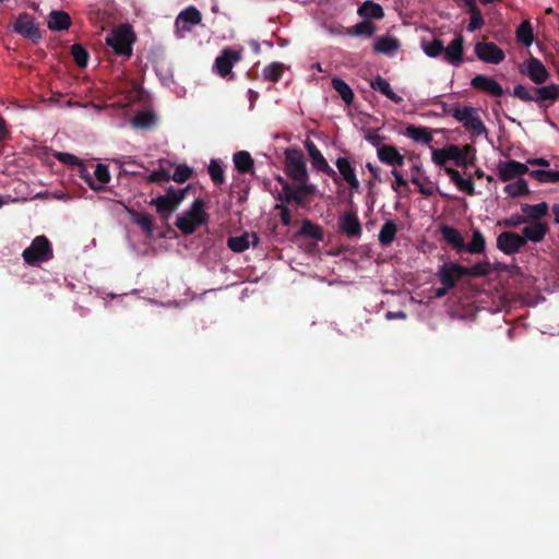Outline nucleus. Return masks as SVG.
<instances>
[{
  "label": "nucleus",
  "mask_w": 559,
  "mask_h": 559,
  "mask_svg": "<svg viewBox=\"0 0 559 559\" xmlns=\"http://www.w3.org/2000/svg\"><path fill=\"white\" fill-rule=\"evenodd\" d=\"M210 215L205 211V203L198 198L193 201L190 209L178 215L175 226L183 234H193L199 226L207 225Z\"/></svg>",
  "instance_id": "f03ea898"
},
{
  "label": "nucleus",
  "mask_w": 559,
  "mask_h": 559,
  "mask_svg": "<svg viewBox=\"0 0 559 559\" xmlns=\"http://www.w3.org/2000/svg\"><path fill=\"white\" fill-rule=\"evenodd\" d=\"M148 204L155 206L156 212L164 219H167L178 209V206H175V204L162 195L152 199Z\"/></svg>",
  "instance_id": "c756f323"
},
{
  "label": "nucleus",
  "mask_w": 559,
  "mask_h": 559,
  "mask_svg": "<svg viewBox=\"0 0 559 559\" xmlns=\"http://www.w3.org/2000/svg\"><path fill=\"white\" fill-rule=\"evenodd\" d=\"M133 40L134 34L131 28L126 25L115 28L106 37V43L112 48L114 52L127 58L132 55Z\"/></svg>",
  "instance_id": "39448f33"
},
{
  "label": "nucleus",
  "mask_w": 559,
  "mask_h": 559,
  "mask_svg": "<svg viewBox=\"0 0 559 559\" xmlns=\"http://www.w3.org/2000/svg\"><path fill=\"white\" fill-rule=\"evenodd\" d=\"M10 138V130L7 126L5 120L0 117V141H4Z\"/></svg>",
  "instance_id": "69168bd1"
},
{
  "label": "nucleus",
  "mask_w": 559,
  "mask_h": 559,
  "mask_svg": "<svg viewBox=\"0 0 559 559\" xmlns=\"http://www.w3.org/2000/svg\"><path fill=\"white\" fill-rule=\"evenodd\" d=\"M512 95L524 103H535L544 111L559 102V85L549 83L545 86H530L528 84H516Z\"/></svg>",
  "instance_id": "f257e3e1"
},
{
  "label": "nucleus",
  "mask_w": 559,
  "mask_h": 559,
  "mask_svg": "<svg viewBox=\"0 0 559 559\" xmlns=\"http://www.w3.org/2000/svg\"><path fill=\"white\" fill-rule=\"evenodd\" d=\"M431 159L437 166L445 168L447 162L450 160V157H448V146L443 148H432Z\"/></svg>",
  "instance_id": "864d4df0"
},
{
  "label": "nucleus",
  "mask_w": 559,
  "mask_h": 559,
  "mask_svg": "<svg viewBox=\"0 0 559 559\" xmlns=\"http://www.w3.org/2000/svg\"><path fill=\"white\" fill-rule=\"evenodd\" d=\"M524 247L525 239L516 233L502 231L497 238V248L508 255L520 252Z\"/></svg>",
  "instance_id": "1a4fd4ad"
},
{
  "label": "nucleus",
  "mask_w": 559,
  "mask_h": 559,
  "mask_svg": "<svg viewBox=\"0 0 559 559\" xmlns=\"http://www.w3.org/2000/svg\"><path fill=\"white\" fill-rule=\"evenodd\" d=\"M148 182H166L170 180V174L168 170H165L163 168L158 170H154L152 174L148 175L146 178Z\"/></svg>",
  "instance_id": "13d9d810"
},
{
  "label": "nucleus",
  "mask_w": 559,
  "mask_h": 559,
  "mask_svg": "<svg viewBox=\"0 0 559 559\" xmlns=\"http://www.w3.org/2000/svg\"><path fill=\"white\" fill-rule=\"evenodd\" d=\"M486 240L479 229H474L472 234V240L468 243L464 242L463 251L471 254H478L485 251Z\"/></svg>",
  "instance_id": "cd10ccee"
},
{
  "label": "nucleus",
  "mask_w": 559,
  "mask_h": 559,
  "mask_svg": "<svg viewBox=\"0 0 559 559\" xmlns=\"http://www.w3.org/2000/svg\"><path fill=\"white\" fill-rule=\"evenodd\" d=\"M440 234L457 252H463L464 239L456 228L450 225H442L440 227Z\"/></svg>",
  "instance_id": "4be33fe9"
},
{
  "label": "nucleus",
  "mask_w": 559,
  "mask_h": 559,
  "mask_svg": "<svg viewBox=\"0 0 559 559\" xmlns=\"http://www.w3.org/2000/svg\"><path fill=\"white\" fill-rule=\"evenodd\" d=\"M476 56L484 62L498 64L504 59V52L493 43H478L475 46Z\"/></svg>",
  "instance_id": "f8f14e48"
},
{
  "label": "nucleus",
  "mask_w": 559,
  "mask_h": 559,
  "mask_svg": "<svg viewBox=\"0 0 559 559\" xmlns=\"http://www.w3.org/2000/svg\"><path fill=\"white\" fill-rule=\"evenodd\" d=\"M276 209L280 210V217H281L282 224L284 226H289L292 224V219H293L290 210L283 204L276 205Z\"/></svg>",
  "instance_id": "680f3d73"
},
{
  "label": "nucleus",
  "mask_w": 559,
  "mask_h": 559,
  "mask_svg": "<svg viewBox=\"0 0 559 559\" xmlns=\"http://www.w3.org/2000/svg\"><path fill=\"white\" fill-rule=\"evenodd\" d=\"M392 175L395 179V182L392 183V189L394 191H397L399 187H407V181L404 179L401 173H399L396 169H393Z\"/></svg>",
  "instance_id": "e2e57ef3"
},
{
  "label": "nucleus",
  "mask_w": 559,
  "mask_h": 559,
  "mask_svg": "<svg viewBox=\"0 0 559 559\" xmlns=\"http://www.w3.org/2000/svg\"><path fill=\"white\" fill-rule=\"evenodd\" d=\"M358 14L364 20L382 19L384 15L383 9L380 4L367 0L358 8Z\"/></svg>",
  "instance_id": "bb28decb"
},
{
  "label": "nucleus",
  "mask_w": 559,
  "mask_h": 559,
  "mask_svg": "<svg viewBox=\"0 0 559 559\" xmlns=\"http://www.w3.org/2000/svg\"><path fill=\"white\" fill-rule=\"evenodd\" d=\"M451 112L452 117L461 122L474 136L487 134V128L474 107L463 106L451 110Z\"/></svg>",
  "instance_id": "423d86ee"
},
{
  "label": "nucleus",
  "mask_w": 559,
  "mask_h": 559,
  "mask_svg": "<svg viewBox=\"0 0 559 559\" xmlns=\"http://www.w3.org/2000/svg\"><path fill=\"white\" fill-rule=\"evenodd\" d=\"M397 226L393 221H386L379 233V242L381 246L386 247L391 245L395 238Z\"/></svg>",
  "instance_id": "72a5a7b5"
},
{
  "label": "nucleus",
  "mask_w": 559,
  "mask_h": 559,
  "mask_svg": "<svg viewBox=\"0 0 559 559\" xmlns=\"http://www.w3.org/2000/svg\"><path fill=\"white\" fill-rule=\"evenodd\" d=\"M131 218L134 224L140 226L147 236L153 235V218L150 214L143 212H131Z\"/></svg>",
  "instance_id": "c9c22d12"
},
{
  "label": "nucleus",
  "mask_w": 559,
  "mask_h": 559,
  "mask_svg": "<svg viewBox=\"0 0 559 559\" xmlns=\"http://www.w3.org/2000/svg\"><path fill=\"white\" fill-rule=\"evenodd\" d=\"M285 173L294 182L309 180L305 155L300 148L288 147L285 150Z\"/></svg>",
  "instance_id": "20e7f679"
},
{
  "label": "nucleus",
  "mask_w": 559,
  "mask_h": 559,
  "mask_svg": "<svg viewBox=\"0 0 559 559\" xmlns=\"http://www.w3.org/2000/svg\"><path fill=\"white\" fill-rule=\"evenodd\" d=\"M335 166L337 167L343 179H346L349 176L355 174L354 167L352 166L350 162L346 157H338L335 160Z\"/></svg>",
  "instance_id": "8fccbe9b"
},
{
  "label": "nucleus",
  "mask_w": 559,
  "mask_h": 559,
  "mask_svg": "<svg viewBox=\"0 0 559 559\" xmlns=\"http://www.w3.org/2000/svg\"><path fill=\"white\" fill-rule=\"evenodd\" d=\"M463 153L460 146L455 144L448 145V157H450V160H453L457 167L467 168L473 165V160L466 158Z\"/></svg>",
  "instance_id": "473e14b6"
},
{
  "label": "nucleus",
  "mask_w": 559,
  "mask_h": 559,
  "mask_svg": "<svg viewBox=\"0 0 559 559\" xmlns=\"http://www.w3.org/2000/svg\"><path fill=\"white\" fill-rule=\"evenodd\" d=\"M515 37L519 43L525 47H531L534 41L533 27L530 21H523L515 32Z\"/></svg>",
  "instance_id": "7c9ffc66"
},
{
  "label": "nucleus",
  "mask_w": 559,
  "mask_h": 559,
  "mask_svg": "<svg viewBox=\"0 0 559 559\" xmlns=\"http://www.w3.org/2000/svg\"><path fill=\"white\" fill-rule=\"evenodd\" d=\"M201 21V12L193 5L187 7L180 11L175 21L177 37L183 38L185 35L191 32L192 27L200 24Z\"/></svg>",
  "instance_id": "0eeeda50"
},
{
  "label": "nucleus",
  "mask_w": 559,
  "mask_h": 559,
  "mask_svg": "<svg viewBox=\"0 0 559 559\" xmlns=\"http://www.w3.org/2000/svg\"><path fill=\"white\" fill-rule=\"evenodd\" d=\"M55 156L57 157L58 160H60L61 163L66 164V165H70V166H78V165H81V159H79L75 155L73 154H70V153H62V152H59L57 154H55Z\"/></svg>",
  "instance_id": "bf43d9fd"
},
{
  "label": "nucleus",
  "mask_w": 559,
  "mask_h": 559,
  "mask_svg": "<svg viewBox=\"0 0 559 559\" xmlns=\"http://www.w3.org/2000/svg\"><path fill=\"white\" fill-rule=\"evenodd\" d=\"M522 224H527V217H524V215L521 214H513L508 218L502 219L499 222L500 226L507 227V228H516Z\"/></svg>",
  "instance_id": "5fc2aeb1"
},
{
  "label": "nucleus",
  "mask_w": 559,
  "mask_h": 559,
  "mask_svg": "<svg viewBox=\"0 0 559 559\" xmlns=\"http://www.w3.org/2000/svg\"><path fill=\"white\" fill-rule=\"evenodd\" d=\"M24 262L29 266H38L53 259V249L49 239L44 236H36L31 245L22 252Z\"/></svg>",
  "instance_id": "7ed1b4c3"
},
{
  "label": "nucleus",
  "mask_w": 559,
  "mask_h": 559,
  "mask_svg": "<svg viewBox=\"0 0 559 559\" xmlns=\"http://www.w3.org/2000/svg\"><path fill=\"white\" fill-rule=\"evenodd\" d=\"M155 116L150 111H140L132 120V123L136 128L146 129L154 124Z\"/></svg>",
  "instance_id": "37998d69"
},
{
  "label": "nucleus",
  "mask_w": 559,
  "mask_h": 559,
  "mask_svg": "<svg viewBox=\"0 0 559 559\" xmlns=\"http://www.w3.org/2000/svg\"><path fill=\"white\" fill-rule=\"evenodd\" d=\"M397 150L393 145L383 144L378 147L377 155L381 163L390 165Z\"/></svg>",
  "instance_id": "a18cd8bd"
},
{
  "label": "nucleus",
  "mask_w": 559,
  "mask_h": 559,
  "mask_svg": "<svg viewBox=\"0 0 559 559\" xmlns=\"http://www.w3.org/2000/svg\"><path fill=\"white\" fill-rule=\"evenodd\" d=\"M373 48L377 52L391 56L399 50L400 43L395 37L385 35L374 40Z\"/></svg>",
  "instance_id": "5701e85b"
},
{
  "label": "nucleus",
  "mask_w": 559,
  "mask_h": 559,
  "mask_svg": "<svg viewBox=\"0 0 559 559\" xmlns=\"http://www.w3.org/2000/svg\"><path fill=\"white\" fill-rule=\"evenodd\" d=\"M365 139L377 148L382 145L381 143L384 140V138L379 134L378 130H369L366 133Z\"/></svg>",
  "instance_id": "052dcab7"
},
{
  "label": "nucleus",
  "mask_w": 559,
  "mask_h": 559,
  "mask_svg": "<svg viewBox=\"0 0 559 559\" xmlns=\"http://www.w3.org/2000/svg\"><path fill=\"white\" fill-rule=\"evenodd\" d=\"M521 211L524 217H527V223L542 222L540 219L548 213V204L546 202L538 204L524 203L521 205Z\"/></svg>",
  "instance_id": "aec40b11"
},
{
  "label": "nucleus",
  "mask_w": 559,
  "mask_h": 559,
  "mask_svg": "<svg viewBox=\"0 0 559 559\" xmlns=\"http://www.w3.org/2000/svg\"><path fill=\"white\" fill-rule=\"evenodd\" d=\"M559 182V170H546L544 176V183Z\"/></svg>",
  "instance_id": "0e129e2a"
},
{
  "label": "nucleus",
  "mask_w": 559,
  "mask_h": 559,
  "mask_svg": "<svg viewBox=\"0 0 559 559\" xmlns=\"http://www.w3.org/2000/svg\"><path fill=\"white\" fill-rule=\"evenodd\" d=\"M71 53H72V57H73L75 63L80 68H85L87 66L88 52L82 45L74 44L71 47Z\"/></svg>",
  "instance_id": "c03bdc74"
},
{
  "label": "nucleus",
  "mask_w": 559,
  "mask_h": 559,
  "mask_svg": "<svg viewBox=\"0 0 559 559\" xmlns=\"http://www.w3.org/2000/svg\"><path fill=\"white\" fill-rule=\"evenodd\" d=\"M526 173H528L527 164H523L514 159L500 162L498 165L499 178L504 182L519 179Z\"/></svg>",
  "instance_id": "9b49d317"
},
{
  "label": "nucleus",
  "mask_w": 559,
  "mask_h": 559,
  "mask_svg": "<svg viewBox=\"0 0 559 559\" xmlns=\"http://www.w3.org/2000/svg\"><path fill=\"white\" fill-rule=\"evenodd\" d=\"M549 230V226L544 222H531L526 225L522 230V238L525 239V245L527 241L532 242H540L544 240L545 236Z\"/></svg>",
  "instance_id": "dca6fc26"
},
{
  "label": "nucleus",
  "mask_w": 559,
  "mask_h": 559,
  "mask_svg": "<svg viewBox=\"0 0 559 559\" xmlns=\"http://www.w3.org/2000/svg\"><path fill=\"white\" fill-rule=\"evenodd\" d=\"M421 48L425 51V53L429 57H438L443 53V46L441 41L437 39L423 41Z\"/></svg>",
  "instance_id": "de8ad7c7"
},
{
  "label": "nucleus",
  "mask_w": 559,
  "mask_h": 559,
  "mask_svg": "<svg viewBox=\"0 0 559 559\" xmlns=\"http://www.w3.org/2000/svg\"><path fill=\"white\" fill-rule=\"evenodd\" d=\"M192 174L193 171L188 165L181 164L176 167L175 173L170 175V179L175 182L183 183L191 178Z\"/></svg>",
  "instance_id": "49530a36"
},
{
  "label": "nucleus",
  "mask_w": 559,
  "mask_h": 559,
  "mask_svg": "<svg viewBox=\"0 0 559 559\" xmlns=\"http://www.w3.org/2000/svg\"><path fill=\"white\" fill-rule=\"evenodd\" d=\"M464 266L454 262H445L438 269L437 276L442 285L453 288L457 281L464 277Z\"/></svg>",
  "instance_id": "9d476101"
},
{
  "label": "nucleus",
  "mask_w": 559,
  "mask_h": 559,
  "mask_svg": "<svg viewBox=\"0 0 559 559\" xmlns=\"http://www.w3.org/2000/svg\"><path fill=\"white\" fill-rule=\"evenodd\" d=\"M464 276L481 277L490 273L489 262H478L471 267L464 266Z\"/></svg>",
  "instance_id": "a19ab883"
},
{
  "label": "nucleus",
  "mask_w": 559,
  "mask_h": 559,
  "mask_svg": "<svg viewBox=\"0 0 559 559\" xmlns=\"http://www.w3.org/2000/svg\"><path fill=\"white\" fill-rule=\"evenodd\" d=\"M533 84L530 86H545L548 84L550 72H525Z\"/></svg>",
  "instance_id": "603ef678"
},
{
  "label": "nucleus",
  "mask_w": 559,
  "mask_h": 559,
  "mask_svg": "<svg viewBox=\"0 0 559 559\" xmlns=\"http://www.w3.org/2000/svg\"><path fill=\"white\" fill-rule=\"evenodd\" d=\"M228 248L237 253L243 252L250 246V234L245 233L241 236H231L227 239Z\"/></svg>",
  "instance_id": "4c0bfd02"
},
{
  "label": "nucleus",
  "mask_w": 559,
  "mask_h": 559,
  "mask_svg": "<svg viewBox=\"0 0 559 559\" xmlns=\"http://www.w3.org/2000/svg\"><path fill=\"white\" fill-rule=\"evenodd\" d=\"M443 55L452 63V66H457L463 55L462 38H454L445 49L443 48Z\"/></svg>",
  "instance_id": "393cba45"
},
{
  "label": "nucleus",
  "mask_w": 559,
  "mask_h": 559,
  "mask_svg": "<svg viewBox=\"0 0 559 559\" xmlns=\"http://www.w3.org/2000/svg\"><path fill=\"white\" fill-rule=\"evenodd\" d=\"M463 150V154L466 158H469L471 160H473V164L475 163V147L471 144H466L464 145L463 147H461Z\"/></svg>",
  "instance_id": "774afa93"
},
{
  "label": "nucleus",
  "mask_w": 559,
  "mask_h": 559,
  "mask_svg": "<svg viewBox=\"0 0 559 559\" xmlns=\"http://www.w3.org/2000/svg\"><path fill=\"white\" fill-rule=\"evenodd\" d=\"M242 58V49L227 47L216 57L213 70H231Z\"/></svg>",
  "instance_id": "4468645a"
},
{
  "label": "nucleus",
  "mask_w": 559,
  "mask_h": 559,
  "mask_svg": "<svg viewBox=\"0 0 559 559\" xmlns=\"http://www.w3.org/2000/svg\"><path fill=\"white\" fill-rule=\"evenodd\" d=\"M531 178L537 180L540 183H544L545 169H535L526 173Z\"/></svg>",
  "instance_id": "338daca9"
},
{
  "label": "nucleus",
  "mask_w": 559,
  "mask_h": 559,
  "mask_svg": "<svg viewBox=\"0 0 559 559\" xmlns=\"http://www.w3.org/2000/svg\"><path fill=\"white\" fill-rule=\"evenodd\" d=\"M374 32V25L368 21H362L352 28V34L356 36L370 37Z\"/></svg>",
  "instance_id": "09e8293b"
},
{
  "label": "nucleus",
  "mask_w": 559,
  "mask_h": 559,
  "mask_svg": "<svg viewBox=\"0 0 559 559\" xmlns=\"http://www.w3.org/2000/svg\"><path fill=\"white\" fill-rule=\"evenodd\" d=\"M340 230L349 238H358L361 236L362 227L355 211H346L340 217Z\"/></svg>",
  "instance_id": "ddd939ff"
},
{
  "label": "nucleus",
  "mask_w": 559,
  "mask_h": 559,
  "mask_svg": "<svg viewBox=\"0 0 559 559\" xmlns=\"http://www.w3.org/2000/svg\"><path fill=\"white\" fill-rule=\"evenodd\" d=\"M332 87L338 93L346 105L353 104L355 97L354 92L345 81L338 78H333Z\"/></svg>",
  "instance_id": "2f4dec72"
},
{
  "label": "nucleus",
  "mask_w": 559,
  "mask_h": 559,
  "mask_svg": "<svg viewBox=\"0 0 559 559\" xmlns=\"http://www.w3.org/2000/svg\"><path fill=\"white\" fill-rule=\"evenodd\" d=\"M235 168L240 174H252L254 162L250 153L247 151L236 152L233 156Z\"/></svg>",
  "instance_id": "b1692460"
},
{
  "label": "nucleus",
  "mask_w": 559,
  "mask_h": 559,
  "mask_svg": "<svg viewBox=\"0 0 559 559\" xmlns=\"http://www.w3.org/2000/svg\"><path fill=\"white\" fill-rule=\"evenodd\" d=\"M14 29L35 43L40 39L39 29L35 25L33 19L28 15L20 16L14 24Z\"/></svg>",
  "instance_id": "f3484780"
},
{
  "label": "nucleus",
  "mask_w": 559,
  "mask_h": 559,
  "mask_svg": "<svg viewBox=\"0 0 559 559\" xmlns=\"http://www.w3.org/2000/svg\"><path fill=\"white\" fill-rule=\"evenodd\" d=\"M314 191H316L314 186L308 185V181L295 182L294 192H295L296 199H292V202H294L298 205H304L306 197L314 194Z\"/></svg>",
  "instance_id": "e433bc0d"
},
{
  "label": "nucleus",
  "mask_w": 559,
  "mask_h": 559,
  "mask_svg": "<svg viewBox=\"0 0 559 559\" xmlns=\"http://www.w3.org/2000/svg\"><path fill=\"white\" fill-rule=\"evenodd\" d=\"M504 192L511 198L528 195L531 193L528 185L523 178H519L515 182L508 183L504 187Z\"/></svg>",
  "instance_id": "f704fd0d"
},
{
  "label": "nucleus",
  "mask_w": 559,
  "mask_h": 559,
  "mask_svg": "<svg viewBox=\"0 0 559 559\" xmlns=\"http://www.w3.org/2000/svg\"><path fill=\"white\" fill-rule=\"evenodd\" d=\"M298 235L317 240L322 241L324 238L323 229L318 224L312 223L309 219H305L301 224V227L298 231Z\"/></svg>",
  "instance_id": "c85d7f7f"
},
{
  "label": "nucleus",
  "mask_w": 559,
  "mask_h": 559,
  "mask_svg": "<svg viewBox=\"0 0 559 559\" xmlns=\"http://www.w3.org/2000/svg\"><path fill=\"white\" fill-rule=\"evenodd\" d=\"M47 25L51 31H64L71 25L70 15L61 10H53L49 13Z\"/></svg>",
  "instance_id": "412c9836"
},
{
  "label": "nucleus",
  "mask_w": 559,
  "mask_h": 559,
  "mask_svg": "<svg viewBox=\"0 0 559 559\" xmlns=\"http://www.w3.org/2000/svg\"><path fill=\"white\" fill-rule=\"evenodd\" d=\"M471 84L475 90L495 97H500L504 94L502 86L490 76L481 74L476 75L474 79H472Z\"/></svg>",
  "instance_id": "2eb2a0df"
},
{
  "label": "nucleus",
  "mask_w": 559,
  "mask_h": 559,
  "mask_svg": "<svg viewBox=\"0 0 559 559\" xmlns=\"http://www.w3.org/2000/svg\"><path fill=\"white\" fill-rule=\"evenodd\" d=\"M305 147L310 157L312 167L332 178L334 181L338 180L336 171L328 164L326 159L311 140H306Z\"/></svg>",
  "instance_id": "6e6552de"
},
{
  "label": "nucleus",
  "mask_w": 559,
  "mask_h": 559,
  "mask_svg": "<svg viewBox=\"0 0 559 559\" xmlns=\"http://www.w3.org/2000/svg\"><path fill=\"white\" fill-rule=\"evenodd\" d=\"M209 175L216 186H221L225 181L224 169L218 160L212 159L209 165Z\"/></svg>",
  "instance_id": "79ce46f5"
},
{
  "label": "nucleus",
  "mask_w": 559,
  "mask_h": 559,
  "mask_svg": "<svg viewBox=\"0 0 559 559\" xmlns=\"http://www.w3.org/2000/svg\"><path fill=\"white\" fill-rule=\"evenodd\" d=\"M80 177L85 181V183L94 191H99V186H96V181L93 175L88 171L87 167L81 162V165H78Z\"/></svg>",
  "instance_id": "6e6d98bb"
},
{
  "label": "nucleus",
  "mask_w": 559,
  "mask_h": 559,
  "mask_svg": "<svg viewBox=\"0 0 559 559\" xmlns=\"http://www.w3.org/2000/svg\"><path fill=\"white\" fill-rule=\"evenodd\" d=\"M444 171L460 191L466 193L467 195H474L476 193L472 178H463L460 171L452 167H445Z\"/></svg>",
  "instance_id": "a211bd4d"
},
{
  "label": "nucleus",
  "mask_w": 559,
  "mask_h": 559,
  "mask_svg": "<svg viewBox=\"0 0 559 559\" xmlns=\"http://www.w3.org/2000/svg\"><path fill=\"white\" fill-rule=\"evenodd\" d=\"M405 134L413 141L420 142L427 145H429L433 140L432 134L428 128L417 127L414 124H409L406 128Z\"/></svg>",
  "instance_id": "a878e982"
},
{
  "label": "nucleus",
  "mask_w": 559,
  "mask_h": 559,
  "mask_svg": "<svg viewBox=\"0 0 559 559\" xmlns=\"http://www.w3.org/2000/svg\"><path fill=\"white\" fill-rule=\"evenodd\" d=\"M371 87L381 93L382 95H384L386 98H389L390 100H392L394 104L396 105H400L403 103V97L397 95L391 87L390 83L381 78L380 75H377L372 81H371Z\"/></svg>",
  "instance_id": "6ab92c4d"
},
{
  "label": "nucleus",
  "mask_w": 559,
  "mask_h": 559,
  "mask_svg": "<svg viewBox=\"0 0 559 559\" xmlns=\"http://www.w3.org/2000/svg\"><path fill=\"white\" fill-rule=\"evenodd\" d=\"M190 190V186L177 190L173 186L168 187L166 194L162 195L163 198L168 199L175 206H179L180 203L186 199L187 193Z\"/></svg>",
  "instance_id": "58836bf2"
},
{
  "label": "nucleus",
  "mask_w": 559,
  "mask_h": 559,
  "mask_svg": "<svg viewBox=\"0 0 559 559\" xmlns=\"http://www.w3.org/2000/svg\"><path fill=\"white\" fill-rule=\"evenodd\" d=\"M295 187L289 185L288 181H283L282 191L277 195V200H280L283 203H292V199L295 198Z\"/></svg>",
  "instance_id": "4d7b16f0"
},
{
  "label": "nucleus",
  "mask_w": 559,
  "mask_h": 559,
  "mask_svg": "<svg viewBox=\"0 0 559 559\" xmlns=\"http://www.w3.org/2000/svg\"><path fill=\"white\" fill-rule=\"evenodd\" d=\"M469 14L471 19L466 29L472 33L483 27L484 19L479 9H474Z\"/></svg>",
  "instance_id": "3c124183"
},
{
  "label": "nucleus",
  "mask_w": 559,
  "mask_h": 559,
  "mask_svg": "<svg viewBox=\"0 0 559 559\" xmlns=\"http://www.w3.org/2000/svg\"><path fill=\"white\" fill-rule=\"evenodd\" d=\"M96 186H99V191L104 188L106 183L110 181V174L108 166L105 164H97L93 175Z\"/></svg>",
  "instance_id": "ea45409f"
}]
</instances>
